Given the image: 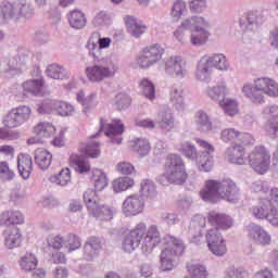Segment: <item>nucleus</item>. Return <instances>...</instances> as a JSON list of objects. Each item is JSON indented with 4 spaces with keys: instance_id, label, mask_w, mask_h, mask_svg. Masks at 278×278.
Here are the masks:
<instances>
[{
    "instance_id": "f257e3e1",
    "label": "nucleus",
    "mask_w": 278,
    "mask_h": 278,
    "mask_svg": "<svg viewBox=\"0 0 278 278\" xmlns=\"http://www.w3.org/2000/svg\"><path fill=\"white\" fill-rule=\"evenodd\" d=\"M112 45V39L110 37H100V41L96 48L93 54V64L86 67L87 79L91 84H101L105 79H112L116 75L118 67L112 62V59L108 56H101L102 49H110Z\"/></svg>"
},
{
    "instance_id": "f03ea898",
    "label": "nucleus",
    "mask_w": 278,
    "mask_h": 278,
    "mask_svg": "<svg viewBox=\"0 0 278 278\" xmlns=\"http://www.w3.org/2000/svg\"><path fill=\"white\" fill-rule=\"evenodd\" d=\"M202 201L206 203H218L220 199H227L230 203L238 201L240 189L233 180H206L204 188L200 191Z\"/></svg>"
},
{
    "instance_id": "7ed1b4c3",
    "label": "nucleus",
    "mask_w": 278,
    "mask_h": 278,
    "mask_svg": "<svg viewBox=\"0 0 278 278\" xmlns=\"http://www.w3.org/2000/svg\"><path fill=\"white\" fill-rule=\"evenodd\" d=\"M197 143L202 149L200 153L197 152V147L188 141L180 143L178 151L191 162H195L199 170L210 173L214 166V146L202 139H197Z\"/></svg>"
},
{
    "instance_id": "20e7f679",
    "label": "nucleus",
    "mask_w": 278,
    "mask_h": 278,
    "mask_svg": "<svg viewBox=\"0 0 278 278\" xmlns=\"http://www.w3.org/2000/svg\"><path fill=\"white\" fill-rule=\"evenodd\" d=\"M268 97H278V84L268 77H262L254 80V85L248 84L242 88L244 97L252 103H264V94Z\"/></svg>"
},
{
    "instance_id": "39448f33",
    "label": "nucleus",
    "mask_w": 278,
    "mask_h": 278,
    "mask_svg": "<svg viewBox=\"0 0 278 278\" xmlns=\"http://www.w3.org/2000/svg\"><path fill=\"white\" fill-rule=\"evenodd\" d=\"M81 154H72L70 156V164L76 173H90V162L86 157L97 160L101 156V143L99 141H89L86 144H81L79 148Z\"/></svg>"
},
{
    "instance_id": "423d86ee",
    "label": "nucleus",
    "mask_w": 278,
    "mask_h": 278,
    "mask_svg": "<svg viewBox=\"0 0 278 278\" xmlns=\"http://www.w3.org/2000/svg\"><path fill=\"white\" fill-rule=\"evenodd\" d=\"M212 68L228 71L229 63L227 62V56L222 53L211 56L203 55L197 64L195 78L198 81H210V79H212Z\"/></svg>"
},
{
    "instance_id": "0eeeda50",
    "label": "nucleus",
    "mask_w": 278,
    "mask_h": 278,
    "mask_svg": "<svg viewBox=\"0 0 278 278\" xmlns=\"http://www.w3.org/2000/svg\"><path fill=\"white\" fill-rule=\"evenodd\" d=\"M163 242L167 247L161 253L160 269L163 270V273H168L175 268V257L184 254L186 245L181 239L170 235L165 236Z\"/></svg>"
},
{
    "instance_id": "6e6552de",
    "label": "nucleus",
    "mask_w": 278,
    "mask_h": 278,
    "mask_svg": "<svg viewBox=\"0 0 278 278\" xmlns=\"http://www.w3.org/2000/svg\"><path fill=\"white\" fill-rule=\"evenodd\" d=\"M128 233L141 242V249L144 253H151V251L162 242L157 226L151 225L147 229V224L144 222L137 224Z\"/></svg>"
},
{
    "instance_id": "1a4fd4ad",
    "label": "nucleus",
    "mask_w": 278,
    "mask_h": 278,
    "mask_svg": "<svg viewBox=\"0 0 278 278\" xmlns=\"http://www.w3.org/2000/svg\"><path fill=\"white\" fill-rule=\"evenodd\" d=\"M31 16H34V7L27 0L0 3V18L4 21H18V18H31Z\"/></svg>"
},
{
    "instance_id": "9d476101",
    "label": "nucleus",
    "mask_w": 278,
    "mask_h": 278,
    "mask_svg": "<svg viewBox=\"0 0 278 278\" xmlns=\"http://www.w3.org/2000/svg\"><path fill=\"white\" fill-rule=\"evenodd\" d=\"M84 202L87 206L90 216L97 218V220H112L114 214H116V208L101 204L97 191L88 189L84 193Z\"/></svg>"
},
{
    "instance_id": "9b49d317",
    "label": "nucleus",
    "mask_w": 278,
    "mask_h": 278,
    "mask_svg": "<svg viewBox=\"0 0 278 278\" xmlns=\"http://www.w3.org/2000/svg\"><path fill=\"white\" fill-rule=\"evenodd\" d=\"M248 163L260 175L268 172L270 166V152L263 146H257L248 156Z\"/></svg>"
},
{
    "instance_id": "f8f14e48",
    "label": "nucleus",
    "mask_w": 278,
    "mask_h": 278,
    "mask_svg": "<svg viewBox=\"0 0 278 278\" xmlns=\"http://www.w3.org/2000/svg\"><path fill=\"white\" fill-rule=\"evenodd\" d=\"M29 62V51L18 50V52L9 59L7 65H4L2 73L4 77L12 78L16 75H21L25 71L27 63Z\"/></svg>"
},
{
    "instance_id": "ddd939ff",
    "label": "nucleus",
    "mask_w": 278,
    "mask_h": 278,
    "mask_svg": "<svg viewBox=\"0 0 278 278\" xmlns=\"http://www.w3.org/2000/svg\"><path fill=\"white\" fill-rule=\"evenodd\" d=\"M252 215L254 218H258L261 220H268L273 227H278V212L277 207L273 206V202L268 199H260L257 205L251 208Z\"/></svg>"
},
{
    "instance_id": "4468645a",
    "label": "nucleus",
    "mask_w": 278,
    "mask_h": 278,
    "mask_svg": "<svg viewBox=\"0 0 278 278\" xmlns=\"http://www.w3.org/2000/svg\"><path fill=\"white\" fill-rule=\"evenodd\" d=\"M163 55V47L160 43H154L142 50V53L137 59V64L140 68H151L162 60Z\"/></svg>"
},
{
    "instance_id": "2eb2a0df",
    "label": "nucleus",
    "mask_w": 278,
    "mask_h": 278,
    "mask_svg": "<svg viewBox=\"0 0 278 278\" xmlns=\"http://www.w3.org/2000/svg\"><path fill=\"white\" fill-rule=\"evenodd\" d=\"M165 75L174 79L188 77V64L182 56H169L165 59Z\"/></svg>"
},
{
    "instance_id": "dca6fc26",
    "label": "nucleus",
    "mask_w": 278,
    "mask_h": 278,
    "mask_svg": "<svg viewBox=\"0 0 278 278\" xmlns=\"http://www.w3.org/2000/svg\"><path fill=\"white\" fill-rule=\"evenodd\" d=\"M164 170L170 175L177 177V179L185 184L188 179V174L186 173V163L179 154H168L165 159Z\"/></svg>"
},
{
    "instance_id": "f3484780",
    "label": "nucleus",
    "mask_w": 278,
    "mask_h": 278,
    "mask_svg": "<svg viewBox=\"0 0 278 278\" xmlns=\"http://www.w3.org/2000/svg\"><path fill=\"white\" fill-rule=\"evenodd\" d=\"M31 116V109L27 105H20L12 109L3 118V123L9 129H14V127H21L24 123L29 121Z\"/></svg>"
},
{
    "instance_id": "a211bd4d",
    "label": "nucleus",
    "mask_w": 278,
    "mask_h": 278,
    "mask_svg": "<svg viewBox=\"0 0 278 278\" xmlns=\"http://www.w3.org/2000/svg\"><path fill=\"white\" fill-rule=\"evenodd\" d=\"M100 131H104L113 144H121L125 125L121 123V119H113L111 124H108V121L100 118Z\"/></svg>"
},
{
    "instance_id": "6ab92c4d",
    "label": "nucleus",
    "mask_w": 278,
    "mask_h": 278,
    "mask_svg": "<svg viewBox=\"0 0 278 278\" xmlns=\"http://www.w3.org/2000/svg\"><path fill=\"white\" fill-rule=\"evenodd\" d=\"M206 244L213 255L223 257L227 253V243L218 229L211 228L206 232Z\"/></svg>"
},
{
    "instance_id": "aec40b11",
    "label": "nucleus",
    "mask_w": 278,
    "mask_h": 278,
    "mask_svg": "<svg viewBox=\"0 0 278 278\" xmlns=\"http://www.w3.org/2000/svg\"><path fill=\"white\" fill-rule=\"evenodd\" d=\"M144 210V200L140 194H131L122 204V214L126 217L138 216Z\"/></svg>"
},
{
    "instance_id": "412c9836",
    "label": "nucleus",
    "mask_w": 278,
    "mask_h": 278,
    "mask_svg": "<svg viewBox=\"0 0 278 278\" xmlns=\"http://www.w3.org/2000/svg\"><path fill=\"white\" fill-rule=\"evenodd\" d=\"M263 114L266 118L265 131L269 138H278V105H267L263 110Z\"/></svg>"
},
{
    "instance_id": "4be33fe9",
    "label": "nucleus",
    "mask_w": 278,
    "mask_h": 278,
    "mask_svg": "<svg viewBox=\"0 0 278 278\" xmlns=\"http://www.w3.org/2000/svg\"><path fill=\"white\" fill-rule=\"evenodd\" d=\"M247 233L250 240H253L255 244H261L262 247H268L271 242V237L264 229V227L257 224H250L247 226Z\"/></svg>"
},
{
    "instance_id": "5701e85b",
    "label": "nucleus",
    "mask_w": 278,
    "mask_h": 278,
    "mask_svg": "<svg viewBox=\"0 0 278 278\" xmlns=\"http://www.w3.org/2000/svg\"><path fill=\"white\" fill-rule=\"evenodd\" d=\"M205 224L206 219L201 215H197L191 219L188 229V237L190 242H192L193 244H199V242H201Z\"/></svg>"
},
{
    "instance_id": "b1692460",
    "label": "nucleus",
    "mask_w": 278,
    "mask_h": 278,
    "mask_svg": "<svg viewBox=\"0 0 278 278\" xmlns=\"http://www.w3.org/2000/svg\"><path fill=\"white\" fill-rule=\"evenodd\" d=\"M24 97H42L45 92V79L34 78L22 84Z\"/></svg>"
},
{
    "instance_id": "393cba45",
    "label": "nucleus",
    "mask_w": 278,
    "mask_h": 278,
    "mask_svg": "<svg viewBox=\"0 0 278 278\" xmlns=\"http://www.w3.org/2000/svg\"><path fill=\"white\" fill-rule=\"evenodd\" d=\"M225 155L226 160L230 162V164L243 166V164H247L248 162L247 157H244V155H247V150H244V147L238 143L227 148Z\"/></svg>"
},
{
    "instance_id": "a878e982",
    "label": "nucleus",
    "mask_w": 278,
    "mask_h": 278,
    "mask_svg": "<svg viewBox=\"0 0 278 278\" xmlns=\"http://www.w3.org/2000/svg\"><path fill=\"white\" fill-rule=\"evenodd\" d=\"M124 22L128 34H130L132 38H140V36L147 34V25H144L138 17L126 15Z\"/></svg>"
},
{
    "instance_id": "bb28decb",
    "label": "nucleus",
    "mask_w": 278,
    "mask_h": 278,
    "mask_svg": "<svg viewBox=\"0 0 278 278\" xmlns=\"http://www.w3.org/2000/svg\"><path fill=\"white\" fill-rule=\"evenodd\" d=\"M103 249V241L98 237H89L84 245V257L88 262H91L94 257L101 253Z\"/></svg>"
},
{
    "instance_id": "cd10ccee",
    "label": "nucleus",
    "mask_w": 278,
    "mask_h": 278,
    "mask_svg": "<svg viewBox=\"0 0 278 278\" xmlns=\"http://www.w3.org/2000/svg\"><path fill=\"white\" fill-rule=\"evenodd\" d=\"M205 94L211 99V101H215L219 105L223 103L225 97L229 94V88L227 87V83L222 81L215 86L207 87L205 89Z\"/></svg>"
},
{
    "instance_id": "c85d7f7f",
    "label": "nucleus",
    "mask_w": 278,
    "mask_h": 278,
    "mask_svg": "<svg viewBox=\"0 0 278 278\" xmlns=\"http://www.w3.org/2000/svg\"><path fill=\"white\" fill-rule=\"evenodd\" d=\"M208 223L214 227L212 229H217V231L218 229H229L233 225L231 217L215 211L208 213Z\"/></svg>"
},
{
    "instance_id": "c756f323",
    "label": "nucleus",
    "mask_w": 278,
    "mask_h": 278,
    "mask_svg": "<svg viewBox=\"0 0 278 278\" xmlns=\"http://www.w3.org/2000/svg\"><path fill=\"white\" fill-rule=\"evenodd\" d=\"M239 23L244 34L257 31V28L262 25L260 16L255 12H249L247 16L240 18Z\"/></svg>"
},
{
    "instance_id": "7c9ffc66",
    "label": "nucleus",
    "mask_w": 278,
    "mask_h": 278,
    "mask_svg": "<svg viewBox=\"0 0 278 278\" xmlns=\"http://www.w3.org/2000/svg\"><path fill=\"white\" fill-rule=\"evenodd\" d=\"M25 217L18 211H5L0 215V226L23 225Z\"/></svg>"
},
{
    "instance_id": "2f4dec72",
    "label": "nucleus",
    "mask_w": 278,
    "mask_h": 278,
    "mask_svg": "<svg viewBox=\"0 0 278 278\" xmlns=\"http://www.w3.org/2000/svg\"><path fill=\"white\" fill-rule=\"evenodd\" d=\"M33 168L34 162L29 154H20L17 156V169L23 179H29Z\"/></svg>"
},
{
    "instance_id": "473e14b6",
    "label": "nucleus",
    "mask_w": 278,
    "mask_h": 278,
    "mask_svg": "<svg viewBox=\"0 0 278 278\" xmlns=\"http://www.w3.org/2000/svg\"><path fill=\"white\" fill-rule=\"evenodd\" d=\"M67 20L70 23V27H72V29H77V30L84 29V27L88 25V20L86 18V14L80 10L71 11L67 14Z\"/></svg>"
},
{
    "instance_id": "72a5a7b5",
    "label": "nucleus",
    "mask_w": 278,
    "mask_h": 278,
    "mask_svg": "<svg viewBox=\"0 0 278 278\" xmlns=\"http://www.w3.org/2000/svg\"><path fill=\"white\" fill-rule=\"evenodd\" d=\"M52 160H53V154H51V152L45 150L43 148H38L35 151V164L41 170H47V168L51 166Z\"/></svg>"
},
{
    "instance_id": "f704fd0d",
    "label": "nucleus",
    "mask_w": 278,
    "mask_h": 278,
    "mask_svg": "<svg viewBox=\"0 0 278 278\" xmlns=\"http://www.w3.org/2000/svg\"><path fill=\"white\" fill-rule=\"evenodd\" d=\"M46 75L50 79H68L71 77V73L64 66L55 63L47 66Z\"/></svg>"
},
{
    "instance_id": "c9c22d12",
    "label": "nucleus",
    "mask_w": 278,
    "mask_h": 278,
    "mask_svg": "<svg viewBox=\"0 0 278 278\" xmlns=\"http://www.w3.org/2000/svg\"><path fill=\"white\" fill-rule=\"evenodd\" d=\"M180 27L185 30L197 31V29H200L201 27H210V22L201 16H191L182 21Z\"/></svg>"
},
{
    "instance_id": "e433bc0d",
    "label": "nucleus",
    "mask_w": 278,
    "mask_h": 278,
    "mask_svg": "<svg viewBox=\"0 0 278 278\" xmlns=\"http://www.w3.org/2000/svg\"><path fill=\"white\" fill-rule=\"evenodd\" d=\"M156 123L164 131H170V129L175 127V117H173V112L168 109L161 111L157 114Z\"/></svg>"
},
{
    "instance_id": "4c0bfd02",
    "label": "nucleus",
    "mask_w": 278,
    "mask_h": 278,
    "mask_svg": "<svg viewBox=\"0 0 278 278\" xmlns=\"http://www.w3.org/2000/svg\"><path fill=\"white\" fill-rule=\"evenodd\" d=\"M130 147L140 157H146L151 152V143L144 138H136L130 141Z\"/></svg>"
},
{
    "instance_id": "58836bf2",
    "label": "nucleus",
    "mask_w": 278,
    "mask_h": 278,
    "mask_svg": "<svg viewBox=\"0 0 278 278\" xmlns=\"http://www.w3.org/2000/svg\"><path fill=\"white\" fill-rule=\"evenodd\" d=\"M195 125L199 131H203L207 134V131H214V127L212 126V121H210V116L205 111H199L195 114Z\"/></svg>"
},
{
    "instance_id": "ea45409f",
    "label": "nucleus",
    "mask_w": 278,
    "mask_h": 278,
    "mask_svg": "<svg viewBox=\"0 0 278 278\" xmlns=\"http://www.w3.org/2000/svg\"><path fill=\"white\" fill-rule=\"evenodd\" d=\"M91 181H93L96 192H101L108 188V174L101 169H94L92 172Z\"/></svg>"
},
{
    "instance_id": "a19ab883",
    "label": "nucleus",
    "mask_w": 278,
    "mask_h": 278,
    "mask_svg": "<svg viewBox=\"0 0 278 278\" xmlns=\"http://www.w3.org/2000/svg\"><path fill=\"white\" fill-rule=\"evenodd\" d=\"M207 26H202L191 34V45L193 47H203L210 38V31L206 29Z\"/></svg>"
},
{
    "instance_id": "79ce46f5",
    "label": "nucleus",
    "mask_w": 278,
    "mask_h": 278,
    "mask_svg": "<svg viewBox=\"0 0 278 278\" xmlns=\"http://www.w3.org/2000/svg\"><path fill=\"white\" fill-rule=\"evenodd\" d=\"M34 131L38 138H51L55 134V126L49 122H41L35 126Z\"/></svg>"
},
{
    "instance_id": "37998d69",
    "label": "nucleus",
    "mask_w": 278,
    "mask_h": 278,
    "mask_svg": "<svg viewBox=\"0 0 278 278\" xmlns=\"http://www.w3.org/2000/svg\"><path fill=\"white\" fill-rule=\"evenodd\" d=\"M187 270L191 278H207L210 275L207 268L203 264L194 262L187 264Z\"/></svg>"
},
{
    "instance_id": "c03bdc74",
    "label": "nucleus",
    "mask_w": 278,
    "mask_h": 278,
    "mask_svg": "<svg viewBox=\"0 0 278 278\" xmlns=\"http://www.w3.org/2000/svg\"><path fill=\"white\" fill-rule=\"evenodd\" d=\"M169 101L176 110H184V89L173 86L169 91Z\"/></svg>"
},
{
    "instance_id": "a18cd8bd",
    "label": "nucleus",
    "mask_w": 278,
    "mask_h": 278,
    "mask_svg": "<svg viewBox=\"0 0 278 278\" xmlns=\"http://www.w3.org/2000/svg\"><path fill=\"white\" fill-rule=\"evenodd\" d=\"M20 266L22 270L25 273H30V270H36V266H38V258L34 253L27 252L24 256H22L20 261Z\"/></svg>"
},
{
    "instance_id": "49530a36",
    "label": "nucleus",
    "mask_w": 278,
    "mask_h": 278,
    "mask_svg": "<svg viewBox=\"0 0 278 278\" xmlns=\"http://www.w3.org/2000/svg\"><path fill=\"white\" fill-rule=\"evenodd\" d=\"M139 86L146 99H148L149 101H153L155 99V85L153 84V81L149 80V78H143L140 81Z\"/></svg>"
},
{
    "instance_id": "de8ad7c7",
    "label": "nucleus",
    "mask_w": 278,
    "mask_h": 278,
    "mask_svg": "<svg viewBox=\"0 0 278 278\" xmlns=\"http://www.w3.org/2000/svg\"><path fill=\"white\" fill-rule=\"evenodd\" d=\"M22 240L21 232L15 228L4 238V244L8 249H16L17 247H21Z\"/></svg>"
},
{
    "instance_id": "09e8293b",
    "label": "nucleus",
    "mask_w": 278,
    "mask_h": 278,
    "mask_svg": "<svg viewBox=\"0 0 278 278\" xmlns=\"http://www.w3.org/2000/svg\"><path fill=\"white\" fill-rule=\"evenodd\" d=\"M140 244H142V242L128 232L124 237L122 249L126 253H132V251H136Z\"/></svg>"
},
{
    "instance_id": "8fccbe9b",
    "label": "nucleus",
    "mask_w": 278,
    "mask_h": 278,
    "mask_svg": "<svg viewBox=\"0 0 278 278\" xmlns=\"http://www.w3.org/2000/svg\"><path fill=\"white\" fill-rule=\"evenodd\" d=\"M50 181L56 186H68L71 184V169L63 168L59 174L51 176Z\"/></svg>"
},
{
    "instance_id": "3c124183",
    "label": "nucleus",
    "mask_w": 278,
    "mask_h": 278,
    "mask_svg": "<svg viewBox=\"0 0 278 278\" xmlns=\"http://www.w3.org/2000/svg\"><path fill=\"white\" fill-rule=\"evenodd\" d=\"M112 186H113L114 192H125V190H129V188H132L134 179L127 176L119 177L113 181Z\"/></svg>"
},
{
    "instance_id": "603ef678",
    "label": "nucleus",
    "mask_w": 278,
    "mask_h": 278,
    "mask_svg": "<svg viewBox=\"0 0 278 278\" xmlns=\"http://www.w3.org/2000/svg\"><path fill=\"white\" fill-rule=\"evenodd\" d=\"M224 278H249V271L243 267L231 266L224 271Z\"/></svg>"
},
{
    "instance_id": "864d4df0",
    "label": "nucleus",
    "mask_w": 278,
    "mask_h": 278,
    "mask_svg": "<svg viewBox=\"0 0 278 278\" xmlns=\"http://www.w3.org/2000/svg\"><path fill=\"white\" fill-rule=\"evenodd\" d=\"M187 10L186 1L176 0L172 7L170 16L174 21H179L184 16V12Z\"/></svg>"
},
{
    "instance_id": "5fc2aeb1",
    "label": "nucleus",
    "mask_w": 278,
    "mask_h": 278,
    "mask_svg": "<svg viewBox=\"0 0 278 278\" xmlns=\"http://www.w3.org/2000/svg\"><path fill=\"white\" fill-rule=\"evenodd\" d=\"M58 110V100L47 99L38 108V114H53Z\"/></svg>"
},
{
    "instance_id": "6e6d98bb",
    "label": "nucleus",
    "mask_w": 278,
    "mask_h": 278,
    "mask_svg": "<svg viewBox=\"0 0 278 278\" xmlns=\"http://www.w3.org/2000/svg\"><path fill=\"white\" fill-rule=\"evenodd\" d=\"M141 193L142 197H148V199H153L157 194V189L155 188V182L153 180H142L141 182Z\"/></svg>"
},
{
    "instance_id": "4d7b16f0",
    "label": "nucleus",
    "mask_w": 278,
    "mask_h": 278,
    "mask_svg": "<svg viewBox=\"0 0 278 278\" xmlns=\"http://www.w3.org/2000/svg\"><path fill=\"white\" fill-rule=\"evenodd\" d=\"M219 105L228 116H236L238 114V101L235 99H224Z\"/></svg>"
},
{
    "instance_id": "13d9d810",
    "label": "nucleus",
    "mask_w": 278,
    "mask_h": 278,
    "mask_svg": "<svg viewBox=\"0 0 278 278\" xmlns=\"http://www.w3.org/2000/svg\"><path fill=\"white\" fill-rule=\"evenodd\" d=\"M64 247L68 249V252L77 251L81 248V239L77 235H68L64 239Z\"/></svg>"
},
{
    "instance_id": "bf43d9fd",
    "label": "nucleus",
    "mask_w": 278,
    "mask_h": 278,
    "mask_svg": "<svg viewBox=\"0 0 278 278\" xmlns=\"http://www.w3.org/2000/svg\"><path fill=\"white\" fill-rule=\"evenodd\" d=\"M101 40V34L99 31H93L86 45V49L89 51L90 58L94 55V51L98 49L97 47L99 46V42Z\"/></svg>"
},
{
    "instance_id": "052dcab7",
    "label": "nucleus",
    "mask_w": 278,
    "mask_h": 278,
    "mask_svg": "<svg viewBox=\"0 0 278 278\" xmlns=\"http://www.w3.org/2000/svg\"><path fill=\"white\" fill-rule=\"evenodd\" d=\"M207 10V0L189 1V11L191 14H203Z\"/></svg>"
},
{
    "instance_id": "680f3d73",
    "label": "nucleus",
    "mask_w": 278,
    "mask_h": 278,
    "mask_svg": "<svg viewBox=\"0 0 278 278\" xmlns=\"http://www.w3.org/2000/svg\"><path fill=\"white\" fill-rule=\"evenodd\" d=\"M156 181L157 184H161V186H168V184H176L177 186H181V184H184L180 182L177 177L173 176V174L166 170L156 177Z\"/></svg>"
},
{
    "instance_id": "e2e57ef3",
    "label": "nucleus",
    "mask_w": 278,
    "mask_h": 278,
    "mask_svg": "<svg viewBox=\"0 0 278 278\" xmlns=\"http://www.w3.org/2000/svg\"><path fill=\"white\" fill-rule=\"evenodd\" d=\"M116 110H127L131 105V98L125 93H118L114 99Z\"/></svg>"
},
{
    "instance_id": "0e129e2a",
    "label": "nucleus",
    "mask_w": 278,
    "mask_h": 278,
    "mask_svg": "<svg viewBox=\"0 0 278 278\" xmlns=\"http://www.w3.org/2000/svg\"><path fill=\"white\" fill-rule=\"evenodd\" d=\"M0 179L2 181H12L14 179V170L10 169L8 162H0Z\"/></svg>"
},
{
    "instance_id": "69168bd1",
    "label": "nucleus",
    "mask_w": 278,
    "mask_h": 278,
    "mask_svg": "<svg viewBox=\"0 0 278 278\" xmlns=\"http://www.w3.org/2000/svg\"><path fill=\"white\" fill-rule=\"evenodd\" d=\"M75 108L72 104H68L64 101H58L56 102V114L59 116H71L73 114Z\"/></svg>"
},
{
    "instance_id": "338daca9",
    "label": "nucleus",
    "mask_w": 278,
    "mask_h": 278,
    "mask_svg": "<svg viewBox=\"0 0 278 278\" xmlns=\"http://www.w3.org/2000/svg\"><path fill=\"white\" fill-rule=\"evenodd\" d=\"M240 131L236 130L235 128H227L224 129L220 134V138L223 142H236L238 140Z\"/></svg>"
},
{
    "instance_id": "774afa93",
    "label": "nucleus",
    "mask_w": 278,
    "mask_h": 278,
    "mask_svg": "<svg viewBox=\"0 0 278 278\" xmlns=\"http://www.w3.org/2000/svg\"><path fill=\"white\" fill-rule=\"evenodd\" d=\"M112 18L104 11H100L92 20L94 27H101L103 25H110Z\"/></svg>"
}]
</instances>
